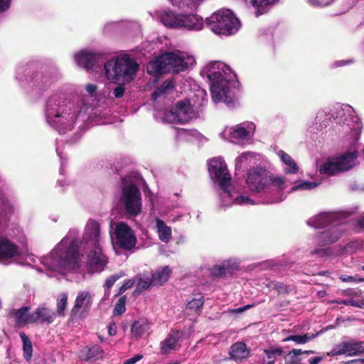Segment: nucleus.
I'll return each mask as SVG.
<instances>
[{"label": "nucleus", "instance_id": "3", "mask_svg": "<svg viewBox=\"0 0 364 364\" xmlns=\"http://www.w3.org/2000/svg\"><path fill=\"white\" fill-rule=\"evenodd\" d=\"M358 151H347L337 157H328L318 168L321 174L333 176L345 172L355 166Z\"/></svg>", "mask_w": 364, "mask_h": 364}, {"label": "nucleus", "instance_id": "40", "mask_svg": "<svg viewBox=\"0 0 364 364\" xmlns=\"http://www.w3.org/2000/svg\"><path fill=\"white\" fill-rule=\"evenodd\" d=\"M204 304L203 296L200 295L198 298H193L192 300L188 302L186 307L188 309L198 311Z\"/></svg>", "mask_w": 364, "mask_h": 364}, {"label": "nucleus", "instance_id": "28", "mask_svg": "<svg viewBox=\"0 0 364 364\" xmlns=\"http://www.w3.org/2000/svg\"><path fill=\"white\" fill-rule=\"evenodd\" d=\"M180 16L171 11H164L161 15V21L166 27L178 28L180 26Z\"/></svg>", "mask_w": 364, "mask_h": 364}, {"label": "nucleus", "instance_id": "55", "mask_svg": "<svg viewBox=\"0 0 364 364\" xmlns=\"http://www.w3.org/2000/svg\"><path fill=\"white\" fill-rule=\"evenodd\" d=\"M355 227L358 232H364V213L356 220Z\"/></svg>", "mask_w": 364, "mask_h": 364}, {"label": "nucleus", "instance_id": "51", "mask_svg": "<svg viewBox=\"0 0 364 364\" xmlns=\"http://www.w3.org/2000/svg\"><path fill=\"white\" fill-rule=\"evenodd\" d=\"M361 245L360 242L354 241L348 243L343 248V251L353 252H355L360 246Z\"/></svg>", "mask_w": 364, "mask_h": 364}, {"label": "nucleus", "instance_id": "61", "mask_svg": "<svg viewBox=\"0 0 364 364\" xmlns=\"http://www.w3.org/2000/svg\"><path fill=\"white\" fill-rule=\"evenodd\" d=\"M321 333V331L317 332L316 333H307L304 334V336L306 337V343H308L309 341H310L313 340L314 338H315Z\"/></svg>", "mask_w": 364, "mask_h": 364}, {"label": "nucleus", "instance_id": "35", "mask_svg": "<svg viewBox=\"0 0 364 364\" xmlns=\"http://www.w3.org/2000/svg\"><path fill=\"white\" fill-rule=\"evenodd\" d=\"M19 336L23 342V357L27 361H29L33 355L31 341L24 332H20Z\"/></svg>", "mask_w": 364, "mask_h": 364}, {"label": "nucleus", "instance_id": "46", "mask_svg": "<svg viewBox=\"0 0 364 364\" xmlns=\"http://www.w3.org/2000/svg\"><path fill=\"white\" fill-rule=\"evenodd\" d=\"M318 183L313 181H302L298 185H295L291 188V191H297L299 189L311 190L316 188Z\"/></svg>", "mask_w": 364, "mask_h": 364}, {"label": "nucleus", "instance_id": "4", "mask_svg": "<svg viewBox=\"0 0 364 364\" xmlns=\"http://www.w3.org/2000/svg\"><path fill=\"white\" fill-rule=\"evenodd\" d=\"M198 113L194 111L188 100L176 102L168 112L164 114V119L168 123L185 124L196 118Z\"/></svg>", "mask_w": 364, "mask_h": 364}, {"label": "nucleus", "instance_id": "36", "mask_svg": "<svg viewBox=\"0 0 364 364\" xmlns=\"http://www.w3.org/2000/svg\"><path fill=\"white\" fill-rule=\"evenodd\" d=\"M52 101L50 100L47 103V109H46V114L47 116L50 118L52 117H63L67 119L66 115H70V112L68 113L67 111L65 110V109H62V107H59L56 110H55L52 107Z\"/></svg>", "mask_w": 364, "mask_h": 364}, {"label": "nucleus", "instance_id": "41", "mask_svg": "<svg viewBox=\"0 0 364 364\" xmlns=\"http://www.w3.org/2000/svg\"><path fill=\"white\" fill-rule=\"evenodd\" d=\"M248 132L243 127H238L233 128L230 132L232 138L237 139H245L248 136Z\"/></svg>", "mask_w": 364, "mask_h": 364}, {"label": "nucleus", "instance_id": "30", "mask_svg": "<svg viewBox=\"0 0 364 364\" xmlns=\"http://www.w3.org/2000/svg\"><path fill=\"white\" fill-rule=\"evenodd\" d=\"M264 353L266 357L262 359L263 364H274L277 356L283 353V349L281 347H270L268 349H264Z\"/></svg>", "mask_w": 364, "mask_h": 364}, {"label": "nucleus", "instance_id": "33", "mask_svg": "<svg viewBox=\"0 0 364 364\" xmlns=\"http://www.w3.org/2000/svg\"><path fill=\"white\" fill-rule=\"evenodd\" d=\"M347 355L349 356L364 354L363 342L359 341H346Z\"/></svg>", "mask_w": 364, "mask_h": 364}, {"label": "nucleus", "instance_id": "48", "mask_svg": "<svg viewBox=\"0 0 364 364\" xmlns=\"http://www.w3.org/2000/svg\"><path fill=\"white\" fill-rule=\"evenodd\" d=\"M283 341H294L297 344H304L306 343V337L304 335H291L284 338Z\"/></svg>", "mask_w": 364, "mask_h": 364}, {"label": "nucleus", "instance_id": "37", "mask_svg": "<svg viewBox=\"0 0 364 364\" xmlns=\"http://www.w3.org/2000/svg\"><path fill=\"white\" fill-rule=\"evenodd\" d=\"M174 87V85L172 80H165L160 87H157L154 92L151 94V98L156 100L158 97L165 94L167 90H172Z\"/></svg>", "mask_w": 364, "mask_h": 364}, {"label": "nucleus", "instance_id": "15", "mask_svg": "<svg viewBox=\"0 0 364 364\" xmlns=\"http://www.w3.org/2000/svg\"><path fill=\"white\" fill-rule=\"evenodd\" d=\"M165 58V54L164 53L151 60L146 66L148 74L158 77L168 73L167 62Z\"/></svg>", "mask_w": 364, "mask_h": 364}, {"label": "nucleus", "instance_id": "20", "mask_svg": "<svg viewBox=\"0 0 364 364\" xmlns=\"http://www.w3.org/2000/svg\"><path fill=\"white\" fill-rule=\"evenodd\" d=\"M92 304V298L88 291H80L78 293L75 304L71 310L72 315L76 314L80 309H82L83 311L87 312Z\"/></svg>", "mask_w": 364, "mask_h": 364}, {"label": "nucleus", "instance_id": "16", "mask_svg": "<svg viewBox=\"0 0 364 364\" xmlns=\"http://www.w3.org/2000/svg\"><path fill=\"white\" fill-rule=\"evenodd\" d=\"M84 240L92 245V247H100V225L94 220H89Z\"/></svg>", "mask_w": 364, "mask_h": 364}, {"label": "nucleus", "instance_id": "39", "mask_svg": "<svg viewBox=\"0 0 364 364\" xmlns=\"http://www.w3.org/2000/svg\"><path fill=\"white\" fill-rule=\"evenodd\" d=\"M267 287L269 289H274L279 294H289V288L284 282H278L274 281H270Z\"/></svg>", "mask_w": 364, "mask_h": 364}, {"label": "nucleus", "instance_id": "38", "mask_svg": "<svg viewBox=\"0 0 364 364\" xmlns=\"http://www.w3.org/2000/svg\"><path fill=\"white\" fill-rule=\"evenodd\" d=\"M303 354L301 349H293L290 350L285 356V364H299L301 361L299 356Z\"/></svg>", "mask_w": 364, "mask_h": 364}, {"label": "nucleus", "instance_id": "53", "mask_svg": "<svg viewBox=\"0 0 364 364\" xmlns=\"http://www.w3.org/2000/svg\"><path fill=\"white\" fill-rule=\"evenodd\" d=\"M124 92L125 86L124 84H121L114 89L113 95L116 98H121L123 97Z\"/></svg>", "mask_w": 364, "mask_h": 364}, {"label": "nucleus", "instance_id": "34", "mask_svg": "<svg viewBox=\"0 0 364 364\" xmlns=\"http://www.w3.org/2000/svg\"><path fill=\"white\" fill-rule=\"evenodd\" d=\"M232 269V268L229 263L215 265L210 269V274L215 277L222 278L227 274H231Z\"/></svg>", "mask_w": 364, "mask_h": 364}, {"label": "nucleus", "instance_id": "11", "mask_svg": "<svg viewBox=\"0 0 364 364\" xmlns=\"http://www.w3.org/2000/svg\"><path fill=\"white\" fill-rule=\"evenodd\" d=\"M168 73L173 71L175 73L184 71L189 65H193L195 60L193 57H188L186 60L184 58L173 52L165 53Z\"/></svg>", "mask_w": 364, "mask_h": 364}, {"label": "nucleus", "instance_id": "57", "mask_svg": "<svg viewBox=\"0 0 364 364\" xmlns=\"http://www.w3.org/2000/svg\"><path fill=\"white\" fill-rule=\"evenodd\" d=\"M108 333L109 336H115L117 334V325L115 322L111 321L108 327Z\"/></svg>", "mask_w": 364, "mask_h": 364}, {"label": "nucleus", "instance_id": "62", "mask_svg": "<svg viewBox=\"0 0 364 364\" xmlns=\"http://www.w3.org/2000/svg\"><path fill=\"white\" fill-rule=\"evenodd\" d=\"M142 355H137L134 358L128 359L124 364H134L136 362L141 358Z\"/></svg>", "mask_w": 364, "mask_h": 364}, {"label": "nucleus", "instance_id": "17", "mask_svg": "<svg viewBox=\"0 0 364 364\" xmlns=\"http://www.w3.org/2000/svg\"><path fill=\"white\" fill-rule=\"evenodd\" d=\"M56 318V314L47 307H38L31 313V320L33 323H39L41 324L50 325Z\"/></svg>", "mask_w": 364, "mask_h": 364}, {"label": "nucleus", "instance_id": "49", "mask_svg": "<svg viewBox=\"0 0 364 364\" xmlns=\"http://www.w3.org/2000/svg\"><path fill=\"white\" fill-rule=\"evenodd\" d=\"M124 275V273H119L109 276L105 281V287L107 289H109L114 284Z\"/></svg>", "mask_w": 364, "mask_h": 364}, {"label": "nucleus", "instance_id": "63", "mask_svg": "<svg viewBox=\"0 0 364 364\" xmlns=\"http://www.w3.org/2000/svg\"><path fill=\"white\" fill-rule=\"evenodd\" d=\"M323 360V357L317 356L309 360V364H318Z\"/></svg>", "mask_w": 364, "mask_h": 364}, {"label": "nucleus", "instance_id": "9", "mask_svg": "<svg viewBox=\"0 0 364 364\" xmlns=\"http://www.w3.org/2000/svg\"><path fill=\"white\" fill-rule=\"evenodd\" d=\"M246 183L250 190L254 192L262 191L269 186V178L267 177L265 171L261 168L250 171Z\"/></svg>", "mask_w": 364, "mask_h": 364}, {"label": "nucleus", "instance_id": "42", "mask_svg": "<svg viewBox=\"0 0 364 364\" xmlns=\"http://www.w3.org/2000/svg\"><path fill=\"white\" fill-rule=\"evenodd\" d=\"M68 296L62 294L57 300V313L59 316H64L65 310L67 306Z\"/></svg>", "mask_w": 364, "mask_h": 364}, {"label": "nucleus", "instance_id": "25", "mask_svg": "<svg viewBox=\"0 0 364 364\" xmlns=\"http://www.w3.org/2000/svg\"><path fill=\"white\" fill-rule=\"evenodd\" d=\"M171 269L168 266L158 268L151 274V279L154 286H162L169 279Z\"/></svg>", "mask_w": 364, "mask_h": 364}, {"label": "nucleus", "instance_id": "56", "mask_svg": "<svg viewBox=\"0 0 364 364\" xmlns=\"http://www.w3.org/2000/svg\"><path fill=\"white\" fill-rule=\"evenodd\" d=\"M11 0H0V12L6 11L10 6Z\"/></svg>", "mask_w": 364, "mask_h": 364}, {"label": "nucleus", "instance_id": "60", "mask_svg": "<svg viewBox=\"0 0 364 364\" xmlns=\"http://www.w3.org/2000/svg\"><path fill=\"white\" fill-rule=\"evenodd\" d=\"M343 364H364V358L350 360L343 362Z\"/></svg>", "mask_w": 364, "mask_h": 364}, {"label": "nucleus", "instance_id": "54", "mask_svg": "<svg viewBox=\"0 0 364 364\" xmlns=\"http://www.w3.org/2000/svg\"><path fill=\"white\" fill-rule=\"evenodd\" d=\"M269 185L272 184L274 186H277L279 188H282V185L284 183L283 178L282 177H272L269 178Z\"/></svg>", "mask_w": 364, "mask_h": 364}, {"label": "nucleus", "instance_id": "6", "mask_svg": "<svg viewBox=\"0 0 364 364\" xmlns=\"http://www.w3.org/2000/svg\"><path fill=\"white\" fill-rule=\"evenodd\" d=\"M115 245L126 251L133 250L137 242L134 230L127 223L120 222L114 229Z\"/></svg>", "mask_w": 364, "mask_h": 364}, {"label": "nucleus", "instance_id": "27", "mask_svg": "<svg viewBox=\"0 0 364 364\" xmlns=\"http://www.w3.org/2000/svg\"><path fill=\"white\" fill-rule=\"evenodd\" d=\"M149 328V323L145 318L135 321L131 326L132 336L136 340L140 338L142 335Z\"/></svg>", "mask_w": 364, "mask_h": 364}, {"label": "nucleus", "instance_id": "21", "mask_svg": "<svg viewBox=\"0 0 364 364\" xmlns=\"http://www.w3.org/2000/svg\"><path fill=\"white\" fill-rule=\"evenodd\" d=\"M203 26L202 18L196 14H188L180 16V26L189 30H200Z\"/></svg>", "mask_w": 364, "mask_h": 364}, {"label": "nucleus", "instance_id": "47", "mask_svg": "<svg viewBox=\"0 0 364 364\" xmlns=\"http://www.w3.org/2000/svg\"><path fill=\"white\" fill-rule=\"evenodd\" d=\"M208 78L212 82L211 85H216L217 83H220L223 81H226L227 80L224 78L222 73L219 71H213L210 72L208 74Z\"/></svg>", "mask_w": 364, "mask_h": 364}, {"label": "nucleus", "instance_id": "52", "mask_svg": "<svg viewBox=\"0 0 364 364\" xmlns=\"http://www.w3.org/2000/svg\"><path fill=\"white\" fill-rule=\"evenodd\" d=\"M339 279L344 282H364L363 278H357L356 277L341 275Z\"/></svg>", "mask_w": 364, "mask_h": 364}, {"label": "nucleus", "instance_id": "13", "mask_svg": "<svg viewBox=\"0 0 364 364\" xmlns=\"http://www.w3.org/2000/svg\"><path fill=\"white\" fill-rule=\"evenodd\" d=\"M342 232L343 231L340 225L333 226L329 229L319 232L316 235V243L321 247L333 244L341 237Z\"/></svg>", "mask_w": 364, "mask_h": 364}, {"label": "nucleus", "instance_id": "12", "mask_svg": "<svg viewBox=\"0 0 364 364\" xmlns=\"http://www.w3.org/2000/svg\"><path fill=\"white\" fill-rule=\"evenodd\" d=\"M228 80L216 85H211L210 90L215 101H223L227 104L233 102L234 94L230 87Z\"/></svg>", "mask_w": 364, "mask_h": 364}, {"label": "nucleus", "instance_id": "5", "mask_svg": "<svg viewBox=\"0 0 364 364\" xmlns=\"http://www.w3.org/2000/svg\"><path fill=\"white\" fill-rule=\"evenodd\" d=\"M141 192L134 183H130L122 188L121 201L129 215L136 216L141 211Z\"/></svg>", "mask_w": 364, "mask_h": 364}, {"label": "nucleus", "instance_id": "32", "mask_svg": "<svg viewBox=\"0 0 364 364\" xmlns=\"http://www.w3.org/2000/svg\"><path fill=\"white\" fill-rule=\"evenodd\" d=\"M331 221V215L328 213H321L308 220V224L315 228H323Z\"/></svg>", "mask_w": 364, "mask_h": 364}, {"label": "nucleus", "instance_id": "26", "mask_svg": "<svg viewBox=\"0 0 364 364\" xmlns=\"http://www.w3.org/2000/svg\"><path fill=\"white\" fill-rule=\"evenodd\" d=\"M244 2L247 4L253 6L255 9V15L258 16L259 15L265 14L268 9L269 6L274 4L278 0H243Z\"/></svg>", "mask_w": 364, "mask_h": 364}, {"label": "nucleus", "instance_id": "24", "mask_svg": "<svg viewBox=\"0 0 364 364\" xmlns=\"http://www.w3.org/2000/svg\"><path fill=\"white\" fill-rule=\"evenodd\" d=\"M31 308L23 306L18 309H13L10 312L11 316L15 318L17 326H22L27 323H33L31 320V313H29Z\"/></svg>", "mask_w": 364, "mask_h": 364}, {"label": "nucleus", "instance_id": "14", "mask_svg": "<svg viewBox=\"0 0 364 364\" xmlns=\"http://www.w3.org/2000/svg\"><path fill=\"white\" fill-rule=\"evenodd\" d=\"M101 57L100 53L86 50H82L75 55L77 64L87 70L93 68L94 66L98 64Z\"/></svg>", "mask_w": 364, "mask_h": 364}, {"label": "nucleus", "instance_id": "22", "mask_svg": "<svg viewBox=\"0 0 364 364\" xmlns=\"http://www.w3.org/2000/svg\"><path fill=\"white\" fill-rule=\"evenodd\" d=\"M104 350L98 345L84 346L80 350V358L84 361H90L92 359L102 358Z\"/></svg>", "mask_w": 364, "mask_h": 364}, {"label": "nucleus", "instance_id": "23", "mask_svg": "<svg viewBox=\"0 0 364 364\" xmlns=\"http://www.w3.org/2000/svg\"><path fill=\"white\" fill-rule=\"evenodd\" d=\"M229 355L232 360L235 361L246 359L250 356V350L243 342H237L232 344L229 350Z\"/></svg>", "mask_w": 364, "mask_h": 364}, {"label": "nucleus", "instance_id": "8", "mask_svg": "<svg viewBox=\"0 0 364 364\" xmlns=\"http://www.w3.org/2000/svg\"><path fill=\"white\" fill-rule=\"evenodd\" d=\"M208 169L213 173L214 178L218 182L219 187L224 192L229 193L228 188L230 185L231 176L228 171L225 162L221 159H213Z\"/></svg>", "mask_w": 364, "mask_h": 364}, {"label": "nucleus", "instance_id": "50", "mask_svg": "<svg viewBox=\"0 0 364 364\" xmlns=\"http://www.w3.org/2000/svg\"><path fill=\"white\" fill-rule=\"evenodd\" d=\"M134 282L132 279L124 281V284L119 287V291L117 296L123 294L128 289H130L134 285Z\"/></svg>", "mask_w": 364, "mask_h": 364}, {"label": "nucleus", "instance_id": "7", "mask_svg": "<svg viewBox=\"0 0 364 364\" xmlns=\"http://www.w3.org/2000/svg\"><path fill=\"white\" fill-rule=\"evenodd\" d=\"M82 257L77 244L72 241L65 250L58 255V265L68 270L78 269Z\"/></svg>", "mask_w": 364, "mask_h": 364}, {"label": "nucleus", "instance_id": "43", "mask_svg": "<svg viewBox=\"0 0 364 364\" xmlns=\"http://www.w3.org/2000/svg\"><path fill=\"white\" fill-rule=\"evenodd\" d=\"M126 296H121L117 303L115 304V306L113 310L114 316H120L123 314L126 311Z\"/></svg>", "mask_w": 364, "mask_h": 364}, {"label": "nucleus", "instance_id": "44", "mask_svg": "<svg viewBox=\"0 0 364 364\" xmlns=\"http://www.w3.org/2000/svg\"><path fill=\"white\" fill-rule=\"evenodd\" d=\"M345 347H346V341L341 342V343L338 344L332 350L327 353V355L333 357L339 355L347 354V348Z\"/></svg>", "mask_w": 364, "mask_h": 364}, {"label": "nucleus", "instance_id": "59", "mask_svg": "<svg viewBox=\"0 0 364 364\" xmlns=\"http://www.w3.org/2000/svg\"><path fill=\"white\" fill-rule=\"evenodd\" d=\"M314 3L320 6H326L332 3L334 0H311Z\"/></svg>", "mask_w": 364, "mask_h": 364}, {"label": "nucleus", "instance_id": "1", "mask_svg": "<svg viewBox=\"0 0 364 364\" xmlns=\"http://www.w3.org/2000/svg\"><path fill=\"white\" fill-rule=\"evenodd\" d=\"M139 68V64L127 54L108 60L104 65L107 77L115 82L121 80H132Z\"/></svg>", "mask_w": 364, "mask_h": 364}, {"label": "nucleus", "instance_id": "2", "mask_svg": "<svg viewBox=\"0 0 364 364\" xmlns=\"http://www.w3.org/2000/svg\"><path fill=\"white\" fill-rule=\"evenodd\" d=\"M205 23L207 26L218 35H232L240 26L238 18L229 9L217 11L206 18Z\"/></svg>", "mask_w": 364, "mask_h": 364}, {"label": "nucleus", "instance_id": "64", "mask_svg": "<svg viewBox=\"0 0 364 364\" xmlns=\"http://www.w3.org/2000/svg\"><path fill=\"white\" fill-rule=\"evenodd\" d=\"M346 304H349L352 306H360V305L358 304V302L355 300H353V299H350L348 300L347 302L345 303Z\"/></svg>", "mask_w": 364, "mask_h": 364}, {"label": "nucleus", "instance_id": "29", "mask_svg": "<svg viewBox=\"0 0 364 364\" xmlns=\"http://www.w3.org/2000/svg\"><path fill=\"white\" fill-rule=\"evenodd\" d=\"M278 155L279 156L281 161L288 166L285 170L287 173L295 174L299 171V168L298 165L289 154H287L283 150H280L278 152Z\"/></svg>", "mask_w": 364, "mask_h": 364}, {"label": "nucleus", "instance_id": "45", "mask_svg": "<svg viewBox=\"0 0 364 364\" xmlns=\"http://www.w3.org/2000/svg\"><path fill=\"white\" fill-rule=\"evenodd\" d=\"M152 284L151 278L147 277L146 279L139 278L136 284V288L140 292L147 290Z\"/></svg>", "mask_w": 364, "mask_h": 364}, {"label": "nucleus", "instance_id": "18", "mask_svg": "<svg viewBox=\"0 0 364 364\" xmlns=\"http://www.w3.org/2000/svg\"><path fill=\"white\" fill-rule=\"evenodd\" d=\"M18 255V247L15 243L7 237H0V262Z\"/></svg>", "mask_w": 364, "mask_h": 364}, {"label": "nucleus", "instance_id": "58", "mask_svg": "<svg viewBox=\"0 0 364 364\" xmlns=\"http://www.w3.org/2000/svg\"><path fill=\"white\" fill-rule=\"evenodd\" d=\"M97 85L94 84H87L86 85V91L91 95H94L97 90Z\"/></svg>", "mask_w": 364, "mask_h": 364}, {"label": "nucleus", "instance_id": "31", "mask_svg": "<svg viewBox=\"0 0 364 364\" xmlns=\"http://www.w3.org/2000/svg\"><path fill=\"white\" fill-rule=\"evenodd\" d=\"M156 223L159 239L164 242H168L171 237V228L167 226L164 220L159 218L156 220Z\"/></svg>", "mask_w": 364, "mask_h": 364}, {"label": "nucleus", "instance_id": "10", "mask_svg": "<svg viewBox=\"0 0 364 364\" xmlns=\"http://www.w3.org/2000/svg\"><path fill=\"white\" fill-rule=\"evenodd\" d=\"M108 263V258L102 252L101 247H92L87 255V267L90 272H101Z\"/></svg>", "mask_w": 364, "mask_h": 364}, {"label": "nucleus", "instance_id": "19", "mask_svg": "<svg viewBox=\"0 0 364 364\" xmlns=\"http://www.w3.org/2000/svg\"><path fill=\"white\" fill-rule=\"evenodd\" d=\"M182 332L180 331H172L164 341L161 343V353L167 354L171 350H176L179 348L178 341L182 337Z\"/></svg>", "mask_w": 364, "mask_h": 364}]
</instances>
